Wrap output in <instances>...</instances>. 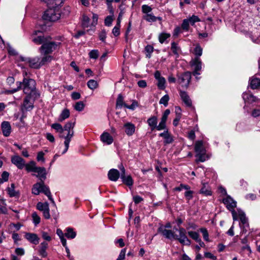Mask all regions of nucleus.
<instances>
[{
  "label": "nucleus",
  "instance_id": "4be33fe9",
  "mask_svg": "<svg viewBox=\"0 0 260 260\" xmlns=\"http://www.w3.org/2000/svg\"><path fill=\"white\" fill-rule=\"evenodd\" d=\"M24 237L28 241L32 244L37 245L39 242V238L36 234L26 233Z\"/></svg>",
  "mask_w": 260,
  "mask_h": 260
},
{
  "label": "nucleus",
  "instance_id": "0eeeda50",
  "mask_svg": "<svg viewBox=\"0 0 260 260\" xmlns=\"http://www.w3.org/2000/svg\"><path fill=\"white\" fill-rule=\"evenodd\" d=\"M179 235L175 234V240H177L179 242L183 245H190L191 241L186 235V230L183 228H180L178 229Z\"/></svg>",
  "mask_w": 260,
  "mask_h": 260
},
{
  "label": "nucleus",
  "instance_id": "cd10ccee",
  "mask_svg": "<svg viewBox=\"0 0 260 260\" xmlns=\"http://www.w3.org/2000/svg\"><path fill=\"white\" fill-rule=\"evenodd\" d=\"M48 39H50V37H45L43 36L40 35L35 37L32 39V41L36 44H44Z\"/></svg>",
  "mask_w": 260,
  "mask_h": 260
},
{
  "label": "nucleus",
  "instance_id": "2f4dec72",
  "mask_svg": "<svg viewBox=\"0 0 260 260\" xmlns=\"http://www.w3.org/2000/svg\"><path fill=\"white\" fill-rule=\"evenodd\" d=\"M194 150L197 153L206 152V150L203 146V143L202 141H198L196 142L194 147Z\"/></svg>",
  "mask_w": 260,
  "mask_h": 260
},
{
  "label": "nucleus",
  "instance_id": "393cba45",
  "mask_svg": "<svg viewBox=\"0 0 260 260\" xmlns=\"http://www.w3.org/2000/svg\"><path fill=\"white\" fill-rule=\"evenodd\" d=\"M108 178L112 181H116L120 176L119 171L114 169H111L108 172Z\"/></svg>",
  "mask_w": 260,
  "mask_h": 260
},
{
  "label": "nucleus",
  "instance_id": "72a5a7b5",
  "mask_svg": "<svg viewBox=\"0 0 260 260\" xmlns=\"http://www.w3.org/2000/svg\"><path fill=\"white\" fill-rule=\"evenodd\" d=\"M64 235L67 238L72 239L76 237V233L74 231L72 228H68L66 229Z\"/></svg>",
  "mask_w": 260,
  "mask_h": 260
},
{
  "label": "nucleus",
  "instance_id": "603ef678",
  "mask_svg": "<svg viewBox=\"0 0 260 260\" xmlns=\"http://www.w3.org/2000/svg\"><path fill=\"white\" fill-rule=\"evenodd\" d=\"M9 173L8 172L4 171L2 174V178H0V184L3 183L8 180Z\"/></svg>",
  "mask_w": 260,
  "mask_h": 260
},
{
  "label": "nucleus",
  "instance_id": "a19ab883",
  "mask_svg": "<svg viewBox=\"0 0 260 260\" xmlns=\"http://www.w3.org/2000/svg\"><path fill=\"white\" fill-rule=\"evenodd\" d=\"M91 25L90 23V20L89 18L86 16L83 15V19H82V26L84 28H87L89 27Z\"/></svg>",
  "mask_w": 260,
  "mask_h": 260
},
{
  "label": "nucleus",
  "instance_id": "f257e3e1",
  "mask_svg": "<svg viewBox=\"0 0 260 260\" xmlns=\"http://www.w3.org/2000/svg\"><path fill=\"white\" fill-rule=\"evenodd\" d=\"M31 192L32 193L35 195H39L41 192H43L48 198L50 201L53 204L55 203L52 198L49 188L45 184L44 182L40 181L35 183L32 187Z\"/></svg>",
  "mask_w": 260,
  "mask_h": 260
},
{
  "label": "nucleus",
  "instance_id": "37998d69",
  "mask_svg": "<svg viewBox=\"0 0 260 260\" xmlns=\"http://www.w3.org/2000/svg\"><path fill=\"white\" fill-rule=\"evenodd\" d=\"M51 127L54 129L59 134H60L62 132H63V127L60 124L58 123H55L52 124L51 125Z\"/></svg>",
  "mask_w": 260,
  "mask_h": 260
},
{
  "label": "nucleus",
  "instance_id": "423d86ee",
  "mask_svg": "<svg viewBox=\"0 0 260 260\" xmlns=\"http://www.w3.org/2000/svg\"><path fill=\"white\" fill-rule=\"evenodd\" d=\"M19 58L21 61L25 62L31 68L38 69L41 67L40 58L39 57H24L20 56Z\"/></svg>",
  "mask_w": 260,
  "mask_h": 260
},
{
  "label": "nucleus",
  "instance_id": "ea45409f",
  "mask_svg": "<svg viewBox=\"0 0 260 260\" xmlns=\"http://www.w3.org/2000/svg\"><path fill=\"white\" fill-rule=\"evenodd\" d=\"M87 86L91 90L96 89L98 86V83L96 81L94 80H89L87 83Z\"/></svg>",
  "mask_w": 260,
  "mask_h": 260
},
{
  "label": "nucleus",
  "instance_id": "13d9d810",
  "mask_svg": "<svg viewBox=\"0 0 260 260\" xmlns=\"http://www.w3.org/2000/svg\"><path fill=\"white\" fill-rule=\"evenodd\" d=\"M190 24L192 25H194L196 22L200 21V18L197 16L192 15L189 18L187 19Z\"/></svg>",
  "mask_w": 260,
  "mask_h": 260
},
{
  "label": "nucleus",
  "instance_id": "09e8293b",
  "mask_svg": "<svg viewBox=\"0 0 260 260\" xmlns=\"http://www.w3.org/2000/svg\"><path fill=\"white\" fill-rule=\"evenodd\" d=\"M188 235L190 236V238L195 240L196 242L199 241L200 239L199 234L196 232L188 231Z\"/></svg>",
  "mask_w": 260,
  "mask_h": 260
},
{
  "label": "nucleus",
  "instance_id": "a878e982",
  "mask_svg": "<svg viewBox=\"0 0 260 260\" xmlns=\"http://www.w3.org/2000/svg\"><path fill=\"white\" fill-rule=\"evenodd\" d=\"M15 184L14 183H12L10 186L7 187V192L10 197L18 198L20 195L19 191L15 190Z\"/></svg>",
  "mask_w": 260,
  "mask_h": 260
},
{
  "label": "nucleus",
  "instance_id": "c03bdc74",
  "mask_svg": "<svg viewBox=\"0 0 260 260\" xmlns=\"http://www.w3.org/2000/svg\"><path fill=\"white\" fill-rule=\"evenodd\" d=\"M196 156L198 157V161L201 162H204L208 158L207 155H206V152L197 153Z\"/></svg>",
  "mask_w": 260,
  "mask_h": 260
},
{
  "label": "nucleus",
  "instance_id": "49530a36",
  "mask_svg": "<svg viewBox=\"0 0 260 260\" xmlns=\"http://www.w3.org/2000/svg\"><path fill=\"white\" fill-rule=\"evenodd\" d=\"M166 120H163L161 119V120L160 122L159 123V124L156 126V129L157 131H161L163 129H167V126H166Z\"/></svg>",
  "mask_w": 260,
  "mask_h": 260
},
{
  "label": "nucleus",
  "instance_id": "6ab92c4d",
  "mask_svg": "<svg viewBox=\"0 0 260 260\" xmlns=\"http://www.w3.org/2000/svg\"><path fill=\"white\" fill-rule=\"evenodd\" d=\"M159 136L164 138V143L165 144L172 143L174 140L171 134L169 132L168 129L165 130L163 133H160Z\"/></svg>",
  "mask_w": 260,
  "mask_h": 260
},
{
  "label": "nucleus",
  "instance_id": "f8f14e48",
  "mask_svg": "<svg viewBox=\"0 0 260 260\" xmlns=\"http://www.w3.org/2000/svg\"><path fill=\"white\" fill-rule=\"evenodd\" d=\"M158 232L168 239L175 240V234L171 230L166 229L165 227L160 226L158 229Z\"/></svg>",
  "mask_w": 260,
  "mask_h": 260
},
{
  "label": "nucleus",
  "instance_id": "4c0bfd02",
  "mask_svg": "<svg viewBox=\"0 0 260 260\" xmlns=\"http://www.w3.org/2000/svg\"><path fill=\"white\" fill-rule=\"evenodd\" d=\"M56 234L59 237L61 242L63 246L66 245V243H67L66 239L64 238V234L63 233L61 230L60 229H57L56 230Z\"/></svg>",
  "mask_w": 260,
  "mask_h": 260
},
{
  "label": "nucleus",
  "instance_id": "aec40b11",
  "mask_svg": "<svg viewBox=\"0 0 260 260\" xmlns=\"http://www.w3.org/2000/svg\"><path fill=\"white\" fill-rule=\"evenodd\" d=\"M179 94L181 100L186 106L187 107H191L192 106V102L187 92L180 90Z\"/></svg>",
  "mask_w": 260,
  "mask_h": 260
},
{
  "label": "nucleus",
  "instance_id": "79ce46f5",
  "mask_svg": "<svg viewBox=\"0 0 260 260\" xmlns=\"http://www.w3.org/2000/svg\"><path fill=\"white\" fill-rule=\"evenodd\" d=\"M85 107V104L82 101L77 102L74 106V109L77 111H82Z\"/></svg>",
  "mask_w": 260,
  "mask_h": 260
},
{
  "label": "nucleus",
  "instance_id": "9d476101",
  "mask_svg": "<svg viewBox=\"0 0 260 260\" xmlns=\"http://www.w3.org/2000/svg\"><path fill=\"white\" fill-rule=\"evenodd\" d=\"M119 168L121 171L120 177L122 180V182L127 186H132L133 184V179L131 176H125V170L123 165L121 164L119 166Z\"/></svg>",
  "mask_w": 260,
  "mask_h": 260
},
{
  "label": "nucleus",
  "instance_id": "6e6552de",
  "mask_svg": "<svg viewBox=\"0 0 260 260\" xmlns=\"http://www.w3.org/2000/svg\"><path fill=\"white\" fill-rule=\"evenodd\" d=\"M37 208L43 212L45 218L49 219L50 218L49 204L47 202H39L37 205Z\"/></svg>",
  "mask_w": 260,
  "mask_h": 260
},
{
  "label": "nucleus",
  "instance_id": "69168bd1",
  "mask_svg": "<svg viewBox=\"0 0 260 260\" xmlns=\"http://www.w3.org/2000/svg\"><path fill=\"white\" fill-rule=\"evenodd\" d=\"M113 20V17L112 16H108L105 20V24L106 26H110L112 24Z\"/></svg>",
  "mask_w": 260,
  "mask_h": 260
},
{
  "label": "nucleus",
  "instance_id": "4468645a",
  "mask_svg": "<svg viewBox=\"0 0 260 260\" xmlns=\"http://www.w3.org/2000/svg\"><path fill=\"white\" fill-rule=\"evenodd\" d=\"M36 174H33L39 179L40 181L44 182L47 178V172L44 167H38L35 172Z\"/></svg>",
  "mask_w": 260,
  "mask_h": 260
},
{
  "label": "nucleus",
  "instance_id": "a18cd8bd",
  "mask_svg": "<svg viewBox=\"0 0 260 260\" xmlns=\"http://www.w3.org/2000/svg\"><path fill=\"white\" fill-rule=\"evenodd\" d=\"M203 49L199 45H197L193 51V53L196 56V57H199L202 55Z\"/></svg>",
  "mask_w": 260,
  "mask_h": 260
},
{
  "label": "nucleus",
  "instance_id": "680f3d73",
  "mask_svg": "<svg viewBox=\"0 0 260 260\" xmlns=\"http://www.w3.org/2000/svg\"><path fill=\"white\" fill-rule=\"evenodd\" d=\"M193 193V192L192 191L189 190V189L187 190V191L184 193V196H185V197L186 200L189 201L192 199Z\"/></svg>",
  "mask_w": 260,
  "mask_h": 260
},
{
  "label": "nucleus",
  "instance_id": "e433bc0d",
  "mask_svg": "<svg viewBox=\"0 0 260 260\" xmlns=\"http://www.w3.org/2000/svg\"><path fill=\"white\" fill-rule=\"evenodd\" d=\"M52 60V57L48 54L44 55V56L40 59L41 67L47 63L50 62Z\"/></svg>",
  "mask_w": 260,
  "mask_h": 260
},
{
  "label": "nucleus",
  "instance_id": "774afa93",
  "mask_svg": "<svg viewBox=\"0 0 260 260\" xmlns=\"http://www.w3.org/2000/svg\"><path fill=\"white\" fill-rule=\"evenodd\" d=\"M125 253H126V249L124 248V249H122L116 260H123L125 258Z\"/></svg>",
  "mask_w": 260,
  "mask_h": 260
},
{
  "label": "nucleus",
  "instance_id": "a211bd4d",
  "mask_svg": "<svg viewBox=\"0 0 260 260\" xmlns=\"http://www.w3.org/2000/svg\"><path fill=\"white\" fill-rule=\"evenodd\" d=\"M124 131L126 134L128 136H131L134 135L136 130L135 125L129 122H127L123 125Z\"/></svg>",
  "mask_w": 260,
  "mask_h": 260
},
{
  "label": "nucleus",
  "instance_id": "dca6fc26",
  "mask_svg": "<svg viewBox=\"0 0 260 260\" xmlns=\"http://www.w3.org/2000/svg\"><path fill=\"white\" fill-rule=\"evenodd\" d=\"M75 122L69 121L63 127V132H68L67 137H73L74 135V127Z\"/></svg>",
  "mask_w": 260,
  "mask_h": 260
},
{
  "label": "nucleus",
  "instance_id": "052dcab7",
  "mask_svg": "<svg viewBox=\"0 0 260 260\" xmlns=\"http://www.w3.org/2000/svg\"><path fill=\"white\" fill-rule=\"evenodd\" d=\"M99 55V54L98 50H92L89 53V56L91 58L96 59L98 58Z\"/></svg>",
  "mask_w": 260,
  "mask_h": 260
},
{
  "label": "nucleus",
  "instance_id": "bb28decb",
  "mask_svg": "<svg viewBox=\"0 0 260 260\" xmlns=\"http://www.w3.org/2000/svg\"><path fill=\"white\" fill-rule=\"evenodd\" d=\"M147 122L150 127L151 131L156 129L157 124V118L156 116H153L147 119Z\"/></svg>",
  "mask_w": 260,
  "mask_h": 260
},
{
  "label": "nucleus",
  "instance_id": "e2e57ef3",
  "mask_svg": "<svg viewBox=\"0 0 260 260\" xmlns=\"http://www.w3.org/2000/svg\"><path fill=\"white\" fill-rule=\"evenodd\" d=\"M200 192L205 196H209L211 194V191L206 187L205 184L203 185V187L200 190Z\"/></svg>",
  "mask_w": 260,
  "mask_h": 260
},
{
  "label": "nucleus",
  "instance_id": "ddd939ff",
  "mask_svg": "<svg viewBox=\"0 0 260 260\" xmlns=\"http://www.w3.org/2000/svg\"><path fill=\"white\" fill-rule=\"evenodd\" d=\"M190 65L194 68L193 75L194 76L200 74L198 72L202 69V61L199 57H195L190 61Z\"/></svg>",
  "mask_w": 260,
  "mask_h": 260
},
{
  "label": "nucleus",
  "instance_id": "864d4df0",
  "mask_svg": "<svg viewBox=\"0 0 260 260\" xmlns=\"http://www.w3.org/2000/svg\"><path fill=\"white\" fill-rule=\"evenodd\" d=\"M169 99V96L168 94H166L160 99L159 104H163L165 107H167L168 105Z\"/></svg>",
  "mask_w": 260,
  "mask_h": 260
},
{
  "label": "nucleus",
  "instance_id": "39448f33",
  "mask_svg": "<svg viewBox=\"0 0 260 260\" xmlns=\"http://www.w3.org/2000/svg\"><path fill=\"white\" fill-rule=\"evenodd\" d=\"M223 203L226 205V208L232 212L233 220H237V212L234 210L236 206V202L230 196H227L225 198L223 199Z\"/></svg>",
  "mask_w": 260,
  "mask_h": 260
},
{
  "label": "nucleus",
  "instance_id": "6e6d98bb",
  "mask_svg": "<svg viewBox=\"0 0 260 260\" xmlns=\"http://www.w3.org/2000/svg\"><path fill=\"white\" fill-rule=\"evenodd\" d=\"M171 50L175 54L178 55L180 48L175 42L172 43Z\"/></svg>",
  "mask_w": 260,
  "mask_h": 260
},
{
  "label": "nucleus",
  "instance_id": "bf43d9fd",
  "mask_svg": "<svg viewBox=\"0 0 260 260\" xmlns=\"http://www.w3.org/2000/svg\"><path fill=\"white\" fill-rule=\"evenodd\" d=\"M200 231L203 234L204 239L206 241H209V235L207 229L205 228H201Z\"/></svg>",
  "mask_w": 260,
  "mask_h": 260
},
{
  "label": "nucleus",
  "instance_id": "58836bf2",
  "mask_svg": "<svg viewBox=\"0 0 260 260\" xmlns=\"http://www.w3.org/2000/svg\"><path fill=\"white\" fill-rule=\"evenodd\" d=\"M124 105H126L123 102V98L121 94H119L118 95L117 100H116V108H121L122 106H124Z\"/></svg>",
  "mask_w": 260,
  "mask_h": 260
},
{
  "label": "nucleus",
  "instance_id": "3c124183",
  "mask_svg": "<svg viewBox=\"0 0 260 260\" xmlns=\"http://www.w3.org/2000/svg\"><path fill=\"white\" fill-rule=\"evenodd\" d=\"M158 81L157 86L160 89L165 88L166 80L163 77L157 80Z\"/></svg>",
  "mask_w": 260,
  "mask_h": 260
},
{
  "label": "nucleus",
  "instance_id": "c756f323",
  "mask_svg": "<svg viewBox=\"0 0 260 260\" xmlns=\"http://www.w3.org/2000/svg\"><path fill=\"white\" fill-rule=\"evenodd\" d=\"M70 115V112L69 109H63L60 114L59 115L58 121L59 122H62L65 119H67L69 117Z\"/></svg>",
  "mask_w": 260,
  "mask_h": 260
},
{
  "label": "nucleus",
  "instance_id": "412c9836",
  "mask_svg": "<svg viewBox=\"0 0 260 260\" xmlns=\"http://www.w3.org/2000/svg\"><path fill=\"white\" fill-rule=\"evenodd\" d=\"M1 127L3 135L5 137L9 136L11 132V126L10 123L8 121L3 122Z\"/></svg>",
  "mask_w": 260,
  "mask_h": 260
},
{
  "label": "nucleus",
  "instance_id": "338daca9",
  "mask_svg": "<svg viewBox=\"0 0 260 260\" xmlns=\"http://www.w3.org/2000/svg\"><path fill=\"white\" fill-rule=\"evenodd\" d=\"M45 154L43 151H40L38 153L37 159L38 161H45V159L44 157Z\"/></svg>",
  "mask_w": 260,
  "mask_h": 260
},
{
  "label": "nucleus",
  "instance_id": "c85d7f7f",
  "mask_svg": "<svg viewBox=\"0 0 260 260\" xmlns=\"http://www.w3.org/2000/svg\"><path fill=\"white\" fill-rule=\"evenodd\" d=\"M25 169L28 172H35L38 167L34 161H30L28 163L25 164Z\"/></svg>",
  "mask_w": 260,
  "mask_h": 260
},
{
  "label": "nucleus",
  "instance_id": "2eb2a0df",
  "mask_svg": "<svg viewBox=\"0 0 260 260\" xmlns=\"http://www.w3.org/2000/svg\"><path fill=\"white\" fill-rule=\"evenodd\" d=\"M68 132L66 131V132H62L60 134H59V137L60 138L64 139V148L62 152H61V154H63L66 153L69 147V144L71 141V139L73 137H67L68 136Z\"/></svg>",
  "mask_w": 260,
  "mask_h": 260
},
{
  "label": "nucleus",
  "instance_id": "f03ea898",
  "mask_svg": "<svg viewBox=\"0 0 260 260\" xmlns=\"http://www.w3.org/2000/svg\"><path fill=\"white\" fill-rule=\"evenodd\" d=\"M22 83L24 94L30 95L36 89V82L34 79L24 78Z\"/></svg>",
  "mask_w": 260,
  "mask_h": 260
},
{
  "label": "nucleus",
  "instance_id": "1a4fd4ad",
  "mask_svg": "<svg viewBox=\"0 0 260 260\" xmlns=\"http://www.w3.org/2000/svg\"><path fill=\"white\" fill-rule=\"evenodd\" d=\"M191 78L190 72H186L178 77V82L182 86L187 87L190 83Z\"/></svg>",
  "mask_w": 260,
  "mask_h": 260
},
{
  "label": "nucleus",
  "instance_id": "f704fd0d",
  "mask_svg": "<svg viewBox=\"0 0 260 260\" xmlns=\"http://www.w3.org/2000/svg\"><path fill=\"white\" fill-rule=\"evenodd\" d=\"M143 18L145 20L149 22H155L157 19H161L160 17H156L151 13L145 14Z\"/></svg>",
  "mask_w": 260,
  "mask_h": 260
},
{
  "label": "nucleus",
  "instance_id": "7c9ffc66",
  "mask_svg": "<svg viewBox=\"0 0 260 260\" xmlns=\"http://www.w3.org/2000/svg\"><path fill=\"white\" fill-rule=\"evenodd\" d=\"M242 97L243 100L245 102H247L249 103H253L254 102H255L256 100V98L255 96L248 92L243 93Z\"/></svg>",
  "mask_w": 260,
  "mask_h": 260
},
{
  "label": "nucleus",
  "instance_id": "f3484780",
  "mask_svg": "<svg viewBox=\"0 0 260 260\" xmlns=\"http://www.w3.org/2000/svg\"><path fill=\"white\" fill-rule=\"evenodd\" d=\"M12 162L19 169H22L25 166L24 160L18 155H15L11 158Z\"/></svg>",
  "mask_w": 260,
  "mask_h": 260
},
{
  "label": "nucleus",
  "instance_id": "5701e85b",
  "mask_svg": "<svg viewBox=\"0 0 260 260\" xmlns=\"http://www.w3.org/2000/svg\"><path fill=\"white\" fill-rule=\"evenodd\" d=\"M30 95H27L24 100L23 104L22 107V110H25L29 111L32 109L33 104L30 101Z\"/></svg>",
  "mask_w": 260,
  "mask_h": 260
},
{
  "label": "nucleus",
  "instance_id": "9b49d317",
  "mask_svg": "<svg viewBox=\"0 0 260 260\" xmlns=\"http://www.w3.org/2000/svg\"><path fill=\"white\" fill-rule=\"evenodd\" d=\"M237 216L239 217L241 223L243 225V232L246 233L247 231V228L249 227V224L248 222V219L246 217L245 213L240 209H237V218H238Z\"/></svg>",
  "mask_w": 260,
  "mask_h": 260
},
{
  "label": "nucleus",
  "instance_id": "4d7b16f0",
  "mask_svg": "<svg viewBox=\"0 0 260 260\" xmlns=\"http://www.w3.org/2000/svg\"><path fill=\"white\" fill-rule=\"evenodd\" d=\"M189 22L187 19H185L183 20L182 23L181 24V28L185 30L188 31L189 27Z\"/></svg>",
  "mask_w": 260,
  "mask_h": 260
},
{
  "label": "nucleus",
  "instance_id": "5fc2aeb1",
  "mask_svg": "<svg viewBox=\"0 0 260 260\" xmlns=\"http://www.w3.org/2000/svg\"><path fill=\"white\" fill-rule=\"evenodd\" d=\"M171 35L168 33H161L159 36V41L160 43H163L165 40L170 37Z\"/></svg>",
  "mask_w": 260,
  "mask_h": 260
},
{
  "label": "nucleus",
  "instance_id": "7ed1b4c3",
  "mask_svg": "<svg viewBox=\"0 0 260 260\" xmlns=\"http://www.w3.org/2000/svg\"><path fill=\"white\" fill-rule=\"evenodd\" d=\"M48 39L46 42L40 48L42 55L48 54L55 50L59 43L49 41Z\"/></svg>",
  "mask_w": 260,
  "mask_h": 260
},
{
  "label": "nucleus",
  "instance_id": "b1692460",
  "mask_svg": "<svg viewBox=\"0 0 260 260\" xmlns=\"http://www.w3.org/2000/svg\"><path fill=\"white\" fill-rule=\"evenodd\" d=\"M101 140L107 145H110L113 142V137L107 132H104L101 135Z\"/></svg>",
  "mask_w": 260,
  "mask_h": 260
},
{
  "label": "nucleus",
  "instance_id": "0e129e2a",
  "mask_svg": "<svg viewBox=\"0 0 260 260\" xmlns=\"http://www.w3.org/2000/svg\"><path fill=\"white\" fill-rule=\"evenodd\" d=\"M142 10L144 13L147 14H149V13L152 11V8L148 5H144L142 6Z\"/></svg>",
  "mask_w": 260,
  "mask_h": 260
},
{
  "label": "nucleus",
  "instance_id": "8fccbe9b",
  "mask_svg": "<svg viewBox=\"0 0 260 260\" xmlns=\"http://www.w3.org/2000/svg\"><path fill=\"white\" fill-rule=\"evenodd\" d=\"M7 209L6 208V204L4 200H2L0 203V213L6 214Z\"/></svg>",
  "mask_w": 260,
  "mask_h": 260
},
{
  "label": "nucleus",
  "instance_id": "de8ad7c7",
  "mask_svg": "<svg viewBox=\"0 0 260 260\" xmlns=\"http://www.w3.org/2000/svg\"><path fill=\"white\" fill-rule=\"evenodd\" d=\"M31 216L32 218V222L35 225H37L40 223L41 218L36 212L32 213Z\"/></svg>",
  "mask_w": 260,
  "mask_h": 260
},
{
  "label": "nucleus",
  "instance_id": "20e7f679",
  "mask_svg": "<svg viewBox=\"0 0 260 260\" xmlns=\"http://www.w3.org/2000/svg\"><path fill=\"white\" fill-rule=\"evenodd\" d=\"M60 16L59 11L57 10L56 8H49L45 12L43 18L45 20L55 21L60 18Z\"/></svg>",
  "mask_w": 260,
  "mask_h": 260
},
{
  "label": "nucleus",
  "instance_id": "473e14b6",
  "mask_svg": "<svg viewBox=\"0 0 260 260\" xmlns=\"http://www.w3.org/2000/svg\"><path fill=\"white\" fill-rule=\"evenodd\" d=\"M47 247H48V244L46 242H43L41 243V246H40V248L39 250V254L43 257H45L47 255V252L46 251Z\"/></svg>",
  "mask_w": 260,
  "mask_h": 260
},
{
  "label": "nucleus",
  "instance_id": "c9c22d12",
  "mask_svg": "<svg viewBox=\"0 0 260 260\" xmlns=\"http://www.w3.org/2000/svg\"><path fill=\"white\" fill-rule=\"evenodd\" d=\"M260 86V79L258 78H253L250 81V87L252 89H256Z\"/></svg>",
  "mask_w": 260,
  "mask_h": 260
}]
</instances>
